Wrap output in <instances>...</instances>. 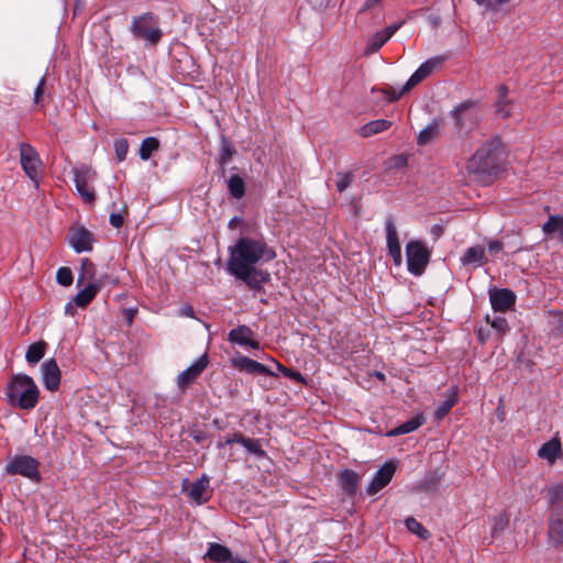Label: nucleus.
Masks as SVG:
<instances>
[{"label": "nucleus", "mask_w": 563, "mask_h": 563, "mask_svg": "<svg viewBox=\"0 0 563 563\" xmlns=\"http://www.w3.org/2000/svg\"><path fill=\"white\" fill-rule=\"evenodd\" d=\"M507 95H508V88H507V86H506V85H500V86L498 87V99H497V101H496V102H500V104H501L503 102H512L511 100H509V99L507 98Z\"/></svg>", "instance_id": "4d7b16f0"}, {"label": "nucleus", "mask_w": 563, "mask_h": 563, "mask_svg": "<svg viewBox=\"0 0 563 563\" xmlns=\"http://www.w3.org/2000/svg\"><path fill=\"white\" fill-rule=\"evenodd\" d=\"M20 159L21 165L24 170V173L35 183V185H38V175L41 169V159L38 157L37 152L35 148L27 144V143H21L20 144Z\"/></svg>", "instance_id": "9d476101"}, {"label": "nucleus", "mask_w": 563, "mask_h": 563, "mask_svg": "<svg viewBox=\"0 0 563 563\" xmlns=\"http://www.w3.org/2000/svg\"><path fill=\"white\" fill-rule=\"evenodd\" d=\"M477 338H478V340H479L482 343H484V342L487 340V338H488V333H487V332H485V331L481 328V329H478V331H477Z\"/></svg>", "instance_id": "69168bd1"}, {"label": "nucleus", "mask_w": 563, "mask_h": 563, "mask_svg": "<svg viewBox=\"0 0 563 563\" xmlns=\"http://www.w3.org/2000/svg\"><path fill=\"white\" fill-rule=\"evenodd\" d=\"M96 278V266L95 264L88 258L85 257L81 260L80 264V272L77 278V285H82L86 280L93 282Z\"/></svg>", "instance_id": "2f4dec72"}, {"label": "nucleus", "mask_w": 563, "mask_h": 563, "mask_svg": "<svg viewBox=\"0 0 563 563\" xmlns=\"http://www.w3.org/2000/svg\"><path fill=\"white\" fill-rule=\"evenodd\" d=\"M124 314H125V317H126V319H128V322H129V323H131V322H132V320H133V317H134V312H133V310H131V309H125V310H124Z\"/></svg>", "instance_id": "338daca9"}, {"label": "nucleus", "mask_w": 563, "mask_h": 563, "mask_svg": "<svg viewBox=\"0 0 563 563\" xmlns=\"http://www.w3.org/2000/svg\"><path fill=\"white\" fill-rule=\"evenodd\" d=\"M426 419L422 415H418L408 421L399 424L398 427L391 429L386 433L387 437H397L401 434L410 433L415 430H417L419 427H421L424 423Z\"/></svg>", "instance_id": "bb28decb"}, {"label": "nucleus", "mask_w": 563, "mask_h": 563, "mask_svg": "<svg viewBox=\"0 0 563 563\" xmlns=\"http://www.w3.org/2000/svg\"><path fill=\"white\" fill-rule=\"evenodd\" d=\"M494 521L493 534L504 530L508 525V518L505 515L496 517Z\"/></svg>", "instance_id": "864d4df0"}, {"label": "nucleus", "mask_w": 563, "mask_h": 563, "mask_svg": "<svg viewBox=\"0 0 563 563\" xmlns=\"http://www.w3.org/2000/svg\"><path fill=\"white\" fill-rule=\"evenodd\" d=\"M242 221H243V219H242V218L234 217V218H232V219L229 221L228 227H229V229H232V230H233V229H235V228H236V225H238L240 222H242Z\"/></svg>", "instance_id": "0e129e2a"}, {"label": "nucleus", "mask_w": 563, "mask_h": 563, "mask_svg": "<svg viewBox=\"0 0 563 563\" xmlns=\"http://www.w3.org/2000/svg\"><path fill=\"white\" fill-rule=\"evenodd\" d=\"M229 253L228 272L256 265L261 261L268 262L276 256L264 239L250 236H241L233 246L229 247Z\"/></svg>", "instance_id": "f03ea898"}, {"label": "nucleus", "mask_w": 563, "mask_h": 563, "mask_svg": "<svg viewBox=\"0 0 563 563\" xmlns=\"http://www.w3.org/2000/svg\"><path fill=\"white\" fill-rule=\"evenodd\" d=\"M407 268L415 276H421L431 257V252L423 242L411 240L406 244Z\"/></svg>", "instance_id": "0eeeda50"}, {"label": "nucleus", "mask_w": 563, "mask_h": 563, "mask_svg": "<svg viewBox=\"0 0 563 563\" xmlns=\"http://www.w3.org/2000/svg\"><path fill=\"white\" fill-rule=\"evenodd\" d=\"M221 146H220V156H219V165L223 168L236 154V150L231 142V140L225 136L221 135Z\"/></svg>", "instance_id": "c85d7f7f"}, {"label": "nucleus", "mask_w": 563, "mask_h": 563, "mask_svg": "<svg viewBox=\"0 0 563 563\" xmlns=\"http://www.w3.org/2000/svg\"><path fill=\"white\" fill-rule=\"evenodd\" d=\"M550 313L555 318L554 331L563 334V313L560 311H550Z\"/></svg>", "instance_id": "5fc2aeb1"}, {"label": "nucleus", "mask_w": 563, "mask_h": 563, "mask_svg": "<svg viewBox=\"0 0 563 563\" xmlns=\"http://www.w3.org/2000/svg\"><path fill=\"white\" fill-rule=\"evenodd\" d=\"M385 231H386V244L388 246H399L400 242L398 239V232L395 224L394 217L389 214L385 220Z\"/></svg>", "instance_id": "c9c22d12"}, {"label": "nucleus", "mask_w": 563, "mask_h": 563, "mask_svg": "<svg viewBox=\"0 0 563 563\" xmlns=\"http://www.w3.org/2000/svg\"><path fill=\"white\" fill-rule=\"evenodd\" d=\"M76 189L82 200L87 203H93L96 200L95 190L89 188L88 184L96 176V173L88 166L84 165L73 169Z\"/></svg>", "instance_id": "9b49d317"}, {"label": "nucleus", "mask_w": 563, "mask_h": 563, "mask_svg": "<svg viewBox=\"0 0 563 563\" xmlns=\"http://www.w3.org/2000/svg\"><path fill=\"white\" fill-rule=\"evenodd\" d=\"M229 563H250V562L244 559L233 556Z\"/></svg>", "instance_id": "774afa93"}, {"label": "nucleus", "mask_w": 563, "mask_h": 563, "mask_svg": "<svg viewBox=\"0 0 563 563\" xmlns=\"http://www.w3.org/2000/svg\"><path fill=\"white\" fill-rule=\"evenodd\" d=\"M209 486V478L203 475L201 478L197 479L194 483H189L188 479L183 482V492L187 494V496L192 499L197 505H202L208 501L207 497H203L207 488Z\"/></svg>", "instance_id": "a211bd4d"}, {"label": "nucleus", "mask_w": 563, "mask_h": 563, "mask_svg": "<svg viewBox=\"0 0 563 563\" xmlns=\"http://www.w3.org/2000/svg\"><path fill=\"white\" fill-rule=\"evenodd\" d=\"M68 242L76 253L90 252L95 243V236L84 225H74L69 229Z\"/></svg>", "instance_id": "ddd939ff"}, {"label": "nucleus", "mask_w": 563, "mask_h": 563, "mask_svg": "<svg viewBox=\"0 0 563 563\" xmlns=\"http://www.w3.org/2000/svg\"><path fill=\"white\" fill-rule=\"evenodd\" d=\"M183 314L189 318L195 317V311L191 306H185L183 309Z\"/></svg>", "instance_id": "e2e57ef3"}, {"label": "nucleus", "mask_w": 563, "mask_h": 563, "mask_svg": "<svg viewBox=\"0 0 563 563\" xmlns=\"http://www.w3.org/2000/svg\"><path fill=\"white\" fill-rule=\"evenodd\" d=\"M396 472V464L394 462H386L374 475L372 482L366 487V493L369 496L377 494L386 487Z\"/></svg>", "instance_id": "2eb2a0df"}, {"label": "nucleus", "mask_w": 563, "mask_h": 563, "mask_svg": "<svg viewBox=\"0 0 563 563\" xmlns=\"http://www.w3.org/2000/svg\"><path fill=\"white\" fill-rule=\"evenodd\" d=\"M503 247H504V244L498 240L490 241L488 243V251L492 253H497V252L501 251Z\"/></svg>", "instance_id": "bf43d9fd"}, {"label": "nucleus", "mask_w": 563, "mask_h": 563, "mask_svg": "<svg viewBox=\"0 0 563 563\" xmlns=\"http://www.w3.org/2000/svg\"><path fill=\"white\" fill-rule=\"evenodd\" d=\"M400 25L401 24H391V25L387 26L385 30H382V32L385 34L387 40H389L396 33V31L400 27Z\"/></svg>", "instance_id": "052dcab7"}, {"label": "nucleus", "mask_w": 563, "mask_h": 563, "mask_svg": "<svg viewBox=\"0 0 563 563\" xmlns=\"http://www.w3.org/2000/svg\"><path fill=\"white\" fill-rule=\"evenodd\" d=\"M542 231L547 235L559 232V239L561 242H563V216H561V214L550 216L548 221L543 223Z\"/></svg>", "instance_id": "c756f323"}, {"label": "nucleus", "mask_w": 563, "mask_h": 563, "mask_svg": "<svg viewBox=\"0 0 563 563\" xmlns=\"http://www.w3.org/2000/svg\"><path fill=\"white\" fill-rule=\"evenodd\" d=\"M100 290V283L93 284L89 282L88 285L80 289L74 298L77 307L86 308L97 296Z\"/></svg>", "instance_id": "393cba45"}, {"label": "nucleus", "mask_w": 563, "mask_h": 563, "mask_svg": "<svg viewBox=\"0 0 563 563\" xmlns=\"http://www.w3.org/2000/svg\"><path fill=\"white\" fill-rule=\"evenodd\" d=\"M232 276L244 282L250 288L261 290L262 285L271 280L268 272L257 269L255 265L229 272Z\"/></svg>", "instance_id": "f8f14e48"}, {"label": "nucleus", "mask_w": 563, "mask_h": 563, "mask_svg": "<svg viewBox=\"0 0 563 563\" xmlns=\"http://www.w3.org/2000/svg\"><path fill=\"white\" fill-rule=\"evenodd\" d=\"M391 126V122L385 119H378L371 121L363 125L360 130V134L363 137H369L372 135H375L377 133H380L383 131H386Z\"/></svg>", "instance_id": "cd10ccee"}, {"label": "nucleus", "mask_w": 563, "mask_h": 563, "mask_svg": "<svg viewBox=\"0 0 563 563\" xmlns=\"http://www.w3.org/2000/svg\"><path fill=\"white\" fill-rule=\"evenodd\" d=\"M246 439H247V438H246L243 433H241V432H234V433L232 434V437H227V438H225L224 443L219 442V443H218V448H219V449H221V448H223V445H224V444H232V443H238V444L243 445Z\"/></svg>", "instance_id": "09e8293b"}, {"label": "nucleus", "mask_w": 563, "mask_h": 563, "mask_svg": "<svg viewBox=\"0 0 563 563\" xmlns=\"http://www.w3.org/2000/svg\"><path fill=\"white\" fill-rule=\"evenodd\" d=\"M43 384L49 391H56L60 385V369L55 358L42 364Z\"/></svg>", "instance_id": "6ab92c4d"}, {"label": "nucleus", "mask_w": 563, "mask_h": 563, "mask_svg": "<svg viewBox=\"0 0 563 563\" xmlns=\"http://www.w3.org/2000/svg\"><path fill=\"white\" fill-rule=\"evenodd\" d=\"M380 0H366L363 8L360 10V12H365L368 9L373 8L375 4H377Z\"/></svg>", "instance_id": "680f3d73"}, {"label": "nucleus", "mask_w": 563, "mask_h": 563, "mask_svg": "<svg viewBox=\"0 0 563 563\" xmlns=\"http://www.w3.org/2000/svg\"><path fill=\"white\" fill-rule=\"evenodd\" d=\"M253 336V330L250 327L243 324L232 329L228 334V340L242 346H250L254 350H258L260 342Z\"/></svg>", "instance_id": "aec40b11"}, {"label": "nucleus", "mask_w": 563, "mask_h": 563, "mask_svg": "<svg viewBox=\"0 0 563 563\" xmlns=\"http://www.w3.org/2000/svg\"><path fill=\"white\" fill-rule=\"evenodd\" d=\"M230 195L235 199H241L245 195V181L239 175H232L228 180Z\"/></svg>", "instance_id": "72a5a7b5"}, {"label": "nucleus", "mask_w": 563, "mask_h": 563, "mask_svg": "<svg viewBox=\"0 0 563 563\" xmlns=\"http://www.w3.org/2000/svg\"><path fill=\"white\" fill-rule=\"evenodd\" d=\"M551 506L548 517V541L554 548L563 547V484H555L547 492Z\"/></svg>", "instance_id": "20e7f679"}, {"label": "nucleus", "mask_w": 563, "mask_h": 563, "mask_svg": "<svg viewBox=\"0 0 563 563\" xmlns=\"http://www.w3.org/2000/svg\"><path fill=\"white\" fill-rule=\"evenodd\" d=\"M387 250H388L389 256L393 258L394 264L396 266H399L402 262L400 245L399 246H395V245L388 246Z\"/></svg>", "instance_id": "3c124183"}, {"label": "nucleus", "mask_w": 563, "mask_h": 563, "mask_svg": "<svg viewBox=\"0 0 563 563\" xmlns=\"http://www.w3.org/2000/svg\"><path fill=\"white\" fill-rule=\"evenodd\" d=\"M445 56H434L422 63L418 69L409 77L407 82L404 85L400 91H396L393 88H384L380 91L385 95V98L389 102L397 101L402 95L409 92L423 79L430 76L435 69H439L445 60Z\"/></svg>", "instance_id": "39448f33"}, {"label": "nucleus", "mask_w": 563, "mask_h": 563, "mask_svg": "<svg viewBox=\"0 0 563 563\" xmlns=\"http://www.w3.org/2000/svg\"><path fill=\"white\" fill-rule=\"evenodd\" d=\"M109 222L113 228L120 229L124 223V218L121 213L112 212L110 214Z\"/></svg>", "instance_id": "6e6d98bb"}, {"label": "nucleus", "mask_w": 563, "mask_h": 563, "mask_svg": "<svg viewBox=\"0 0 563 563\" xmlns=\"http://www.w3.org/2000/svg\"><path fill=\"white\" fill-rule=\"evenodd\" d=\"M231 364L235 369L247 374L275 376V374L266 365L244 355H238L236 357H233L231 360Z\"/></svg>", "instance_id": "f3484780"}, {"label": "nucleus", "mask_w": 563, "mask_h": 563, "mask_svg": "<svg viewBox=\"0 0 563 563\" xmlns=\"http://www.w3.org/2000/svg\"><path fill=\"white\" fill-rule=\"evenodd\" d=\"M277 369L286 377L290 378L294 382L300 383V384H307V379L303 377V375L298 372L294 371L289 367L284 366L279 362H276Z\"/></svg>", "instance_id": "58836bf2"}, {"label": "nucleus", "mask_w": 563, "mask_h": 563, "mask_svg": "<svg viewBox=\"0 0 563 563\" xmlns=\"http://www.w3.org/2000/svg\"><path fill=\"white\" fill-rule=\"evenodd\" d=\"M336 177H338L336 190L339 192H343L353 181L354 175L351 172H347V173L339 172V173H336Z\"/></svg>", "instance_id": "37998d69"}, {"label": "nucleus", "mask_w": 563, "mask_h": 563, "mask_svg": "<svg viewBox=\"0 0 563 563\" xmlns=\"http://www.w3.org/2000/svg\"><path fill=\"white\" fill-rule=\"evenodd\" d=\"M512 102H496L495 104V113L500 119H507L511 115Z\"/></svg>", "instance_id": "49530a36"}, {"label": "nucleus", "mask_w": 563, "mask_h": 563, "mask_svg": "<svg viewBox=\"0 0 563 563\" xmlns=\"http://www.w3.org/2000/svg\"><path fill=\"white\" fill-rule=\"evenodd\" d=\"M477 4L484 5L487 10L497 12L499 7L509 2V0H474Z\"/></svg>", "instance_id": "de8ad7c7"}, {"label": "nucleus", "mask_w": 563, "mask_h": 563, "mask_svg": "<svg viewBox=\"0 0 563 563\" xmlns=\"http://www.w3.org/2000/svg\"><path fill=\"white\" fill-rule=\"evenodd\" d=\"M40 462L30 455H14L5 465L8 475H21L35 483L41 481Z\"/></svg>", "instance_id": "6e6552de"}, {"label": "nucleus", "mask_w": 563, "mask_h": 563, "mask_svg": "<svg viewBox=\"0 0 563 563\" xmlns=\"http://www.w3.org/2000/svg\"><path fill=\"white\" fill-rule=\"evenodd\" d=\"M489 300L495 311L505 312L516 303V295L508 288H494L489 290Z\"/></svg>", "instance_id": "dca6fc26"}, {"label": "nucleus", "mask_w": 563, "mask_h": 563, "mask_svg": "<svg viewBox=\"0 0 563 563\" xmlns=\"http://www.w3.org/2000/svg\"><path fill=\"white\" fill-rule=\"evenodd\" d=\"M47 343L45 341H38L31 344L25 353V358L30 364L38 363L45 355Z\"/></svg>", "instance_id": "7c9ffc66"}, {"label": "nucleus", "mask_w": 563, "mask_h": 563, "mask_svg": "<svg viewBox=\"0 0 563 563\" xmlns=\"http://www.w3.org/2000/svg\"><path fill=\"white\" fill-rule=\"evenodd\" d=\"M358 481V474L352 470H344L339 475V483L341 488L351 497L356 495Z\"/></svg>", "instance_id": "b1692460"}, {"label": "nucleus", "mask_w": 563, "mask_h": 563, "mask_svg": "<svg viewBox=\"0 0 563 563\" xmlns=\"http://www.w3.org/2000/svg\"><path fill=\"white\" fill-rule=\"evenodd\" d=\"M387 41V37L382 31L376 32L368 38L366 47L364 49V55L368 56L378 52Z\"/></svg>", "instance_id": "f704fd0d"}, {"label": "nucleus", "mask_w": 563, "mask_h": 563, "mask_svg": "<svg viewBox=\"0 0 563 563\" xmlns=\"http://www.w3.org/2000/svg\"><path fill=\"white\" fill-rule=\"evenodd\" d=\"M476 104V101L466 100L451 111V115L454 119V126L459 132L468 131L478 123V114L473 111Z\"/></svg>", "instance_id": "1a4fd4ad"}, {"label": "nucleus", "mask_w": 563, "mask_h": 563, "mask_svg": "<svg viewBox=\"0 0 563 563\" xmlns=\"http://www.w3.org/2000/svg\"><path fill=\"white\" fill-rule=\"evenodd\" d=\"M7 401L10 406L31 410L36 407L40 390L33 378L26 374L13 375L7 385Z\"/></svg>", "instance_id": "7ed1b4c3"}, {"label": "nucleus", "mask_w": 563, "mask_h": 563, "mask_svg": "<svg viewBox=\"0 0 563 563\" xmlns=\"http://www.w3.org/2000/svg\"><path fill=\"white\" fill-rule=\"evenodd\" d=\"M486 320L490 323L492 328L497 331L499 336H503L509 330L508 321L504 317H496L490 321L487 316Z\"/></svg>", "instance_id": "79ce46f5"}, {"label": "nucleus", "mask_w": 563, "mask_h": 563, "mask_svg": "<svg viewBox=\"0 0 563 563\" xmlns=\"http://www.w3.org/2000/svg\"><path fill=\"white\" fill-rule=\"evenodd\" d=\"M158 24V18L153 12H145L132 19L130 32L136 40H142L148 45H157L163 36Z\"/></svg>", "instance_id": "423d86ee"}, {"label": "nucleus", "mask_w": 563, "mask_h": 563, "mask_svg": "<svg viewBox=\"0 0 563 563\" xmlns=\"http://www.w3.org/2000/svg\"><path fill=\"white\" fill-rule=\"evenodd\" d=\"M209 363L208 355L205 353L192 365L181 372L177 377L179 389H187L207 368Z\"/></svg>", "instance_id": "4468645a"}, {"label": "nucleus", "mask_w": 563, "mask_h": 563, "mask_svg": "<svg viewBox=\"0 0 563 563\" xmlns=\"http://www.w3.org/2000/svg\"><path fill=\"white\" fill-rule=\"evenodd\" d=\"M56 280L62 286H70L73 284L74 277L73 272L69 267H60L56 273Z\"/></svg>", "instance_id": "a19ab883"}, {"label": "nucleus", "mask_w": 563, "mask_h": 563, "mask_svg": "<svg viewBox=\"0 0 563 563\" xmlns=\"http://www.w3.org/2000/svg\"><path fill=\"white\" fill-rule=\"evenodd\" d=\"M159 148V141L158 139L154 136H148L144 139L140 146V157L143 161H147L152 157L153 153L158 151Z\"/></svg>", "instance_id": "473e14b6"}, {"label": "nucleus", "mask_w": 563, "mask_h": 563, "mask_svg": "<svg viewBox=\"0 0 563 563\" xmlns=\"http://www.w3.org/2000/svg\"><path fill=\"white\" fill-rule=\"evenodd\" d=\"M233 558L231 550L220 543L211 542L208 551L203 555V560H210L214 563H229Z\"/></svg>", "instance_id": "4be33fe9"}, {"label": "nucleus", "mask_w": 563, "mask_h": 563, "mask_svg": "<svg viewBox=\"0 0 563 563\" xmlns=\"http://www.w3.org/2000/svg\"><path fill=\"white\" fill-rule=\"evenodd\" d=\"M100 282V289L106 287L107 285H117L119 283V279L117 277H112L108 274L100 275L98 278L93 279V284H99Z\"/></svg>", "instance_id": "8fccbe9b"}, {"label": "nucleus", "mask_w": 563, "mask_h": 563, "mask_svg": "<svg viewBox=\"0 0 563 563\" xmlns=\"http://www.w3.org/2000/svg\"><path fill=\"white\" fill-rule=\"evenodd\" d=\"M442 125L443 119L435 118L430 124L420 131L417 137V144L423 146L435 140L440 135Z\"/></svg>", "instance_id": "5701e85b"}, {"label": "nucleus", "mask_w": 563, "mask_h": 563, "mask_svg": "<svg viewBox=\"0 0 563 563\" xmlns=\"http://www.w3.org/2000/svg\"><path fill=\"white\" fill-rule=\"evenodd\" d=\"M461 262L463 265H484L487 263V257L485 255V250L482 245H475L466 249L463 256L461 257Z\"/></svg>", "instance_id": "a878e982"}, {"label": "nucleus", "mask_w": 563, "mask_h": 563, "mask_svg": "<svg viewBox=\"0 0 563 563\" xmlns=\"http://www.w3.org/2000/svg\"><path fill=\"white\" fill-rule=\"evenodd\" d=\"M45 84H46V77L43 76L41 78L40 82L37 84V86L35 88V91H34L33 102L36 106H41V107L44 106V88H45Z\"/></svg>", "instance_id": "a18cd8bd"}, {"label": "nucleus", "mask_w": 563, "mask_h": 563, "mask_svg": "<svg viewBox=\"0 0 563 563\" xmlns=\"http://www.w3.org/2000/svg\"><path fill=\"white\" fill-rule=\"evenodd\" d=\"M455 398H449L440 404V406L435 410V418L438 420L443 419L455 405Z\"/></svg>", "instance_id": "c03bdc74"}, {"label": "nucleus", "mask_w": 563, "mask_h": 563, "mask_svg": "<svg viewBox=\"0 0 563 563\" xmlns=\"http://www.w3.org/2000/svg\"><path fill=\"white\" fill-rule=\"evenodd\" d=\"M190 437L194 439L196 443H202L207 439V434L205 431L195 429L190 432Z\"/></svg>", "instance_id": "13d9d810"}, {"label": "nucleus", "mask_w": 563, "mask_h": 563, "mask_svg": "<svg viewBox=\"0 0 563 563\" xmlns=\"http://www.w3.org/2000/svg\"><path fill=\"white\" fill-rule=\"evenodd\" d=\"M405 525L407 529L417 534L422 540H428L431 536L429 530H427L417 519L413 517H409L405 520Z\"/></svg>", "instance_id": "e433bc0d"}, {"label": "nucleus", "mask_w": 563, "mask_h": 563, "mask_svg": "<svg viewBox=\"0 0 563 563\" xmlns=\"http://www.w3.org/2000/svg\"><path fill=\"white\" fill-rule=\"evenodd\" d=\"M507 157L500 136L495 135L485 141L470 157L466 170L473 179L488 185L504 169Z\"/></svg>", "instance_id": "f257e3e1"}, {"label": "nucleus", "mask_w": 563, "mask_h": 563, "mask_svg": "<svg viewBox=\"0 0 563 563\" xmlns=\"http://www.w3.org/2000/svg\"><path fill=\"white\" fill-rule=\"evenodd\" d=\"M243 446L246 449V451L256 457H265L266 452L263 450L261 441L258 439H251L247 438L243 444Z\"/></svg>", "instance_id": "4c0bfd02"}, {"label": "nucleus", "mask_w": 563, "mask_h": 563, "mask_svg": "<svg viewBox=\"0 0 563 563\" xmlns=\"http://www.w3.org/2000/svg\"><path fill=\"white\" fill-rule=\"evenodd\" d=\"M539 457L547 460L551 465L563 455L561 440L555 437L543 443L538 451Z\"/></svg>", "instance_id": "412c9836"}, {"label": "nucleus", "mask_w": 563, "mask_h": 563, "mask_svg": "<svg viewBox=\"0 0 563 563\" xmlns=\"http://www.w3.org/2000/svg\"><path fill=\"white\" fill-rule=\"evenodd\" d=\"M115 157L119 162H123L126 158L129 152V142L124 137L117 139L114 141Z\"/></svg>", "instance_id": "ea45409f"}, {"label": "nucleus", "mask_w": 563, "mask_h": 563, "mask_svg": "<svg viewBox=\"0 0 563 563\" xmlns=\"http://www.w3.org/2000/svg\"><path fill=\"white\" fill-rule=\"evenodd\" d=\"M408 164V158L406 155L404 154H400V155H396L394 156L391 159H390V167L391 168H397V169H400V168H404L406 167Z\"/></svg>", "instance_id": "603ef678"}]
</instances>
